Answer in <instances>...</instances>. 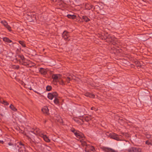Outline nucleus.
Returning a JSON list of instances; mask_svg holds the SVG:
<instances>
[{
	"instance_id": "cd10ccee",
	"label": "nucleus",
	"mask_w": 152,
	"mask_h": 152,
	"mask_svg": "<svg viewBox=\"0 0 152 152\" xmlns=\"http://www.w3.org/2000/svg\"><path fill=\"white\" fill-rule=\"evenodd\" d=\"M91 150L92 151H93L94 150V147H93V146H91Z\"/></svg>"
},
{
	"instance_id": "f3484780",
	"label": "nucleus",
	"mask_w": 152,
	"mask_h": 152,
	"mask_svg": "<svg viewBox=\"0 0 152 152\" xmlns=\"http://www.w3.org/2000/svg\"><path fill=\"white\" fill-rule=\"evenodd\" d=\"M83 19L86 22H88L90 20V19L86 16H83Z\"/></svg>"
},
{
	"instance_id": "e433bc0d",
	"label": "nucleus",
	"mask_w": 152,
	"mask_h": 152,
	"mask_svg": "<svg viewBox=\"0 0 152 152\" xmlns=\"http://www.w3.org/2000/svg\"><path fill=\"white\" fill-rule=\"evenodd\" d=\"M151 142H152V140H151Z\"/></svg>"
},
{
	"instance_id": "20e7f679",
	"label": "nucleus",
	"mask_w": 152,
	"mask_h": 152,
	"mask_svg": "<svg viewBox=\"0 0 152 152\" xmlns=\"http://www.w3.org/2000/svg\"><path fill=\"white\" fill-rule=\"evenodd\" d=\"M109 136L110 138L118 141L121 140L119 137V136L115 133H111L110 134Z\"/></svg>"
},
{
	"instance_id": "4be33fe9",
	"label": "nucleus",
	"mask_w": 152,
	"mask_h": 152,
	"mask_svg": "<svg viewBox=\"0 0 152 152\" xmlns=\"http://www.w3.org/2000/svg\"><path fill=\"white\" fill-rule=\"evenodd\" d=\"M51 89V87L50 86H48L46 87V90L48 91H50Z\"/></svg>"
},
{
	"instance_id": "c9c22d12",
	"label": "nucleus",
	"mask_w": 152,
	"mask_h": 152,
	"mask_svg": "<svg viewBox=\"0 0 152 152\" xmlns=\"http://www.w3.org/2000/svg\"><path fill=\"white\" fill-rule=\"evenodd\" d=\"M47 148H50L49 147H47Z\"/></svg>"
},
{
	"instance_id": "423d86ee",
	"label": "nucleus",
	"mask_w": 152,
	"mask_h": 152,
	"mask_svg": "<svg viewBox=\"0 0 152 152\" xmlns=\"http://www.w3.org/2000/svg\"><path fill=\"white\" fill-rule=\"evenodd\" d=\"M72 131L74 133L75 135L77 137L80 139L81 138H83L84 137V135L83 134L80 132L78 131L75 132V130H73Z\"/></svg>"
},
{
	"instance_id": "2f4dec72",
	"label": "nucleus",
	"mask_w": 152,
	"mask_h": 152,
	"mask_svg": "<svg viewBox=\"0 0 152 152\" xmlns=\"http://www.w3.org/2000/svg\"><path fill=\"white\" fill-rule=\"evenodd\" d=\"M29 138H32V137L31 136V137H30L29 136Z\"/></svg>"
},
{
	"instance_id": "6e6552de",
	"label": "nucleus",
	"mask_w": 152,
	"mask_h": 152,
	"mask_svg": "<svg viewBox=\"0 0 152 152\" xmlns=\"http://www.w3.org/2000/svg\"><path fill=\"white\" fill-rule=\"evenodd\" d=\"M1 23L9 31H11V27L5 21H1Z\"/></svg>"
},
{
	"instance_id": "9b49d317",
	"label": "nucleus",
	"mask_w": 152,
	"mask_h": 152,
	"mask_svg": "<svg viewBox=\"0 0 152 152\" xmlns=\"http://www.w3.org/2000/svg\"><path fill=\"white\" fill-rule=\"evenodd\" d=\"M42 112L48 114L49 112V110L47 107L45 106L42 109Z\"/></svg>"
},
{
	"instance_id": "a211bd4d",
	"label": "nucleus",
	"mask_w": 152,
	"mask_h": 152,
	"mask_svg": "<svg viewBox=\"0 0 152 152\" xmlns=\"http://www.w3.org/2000/svg\"><path fill=\"white\" fill-rule=\"evenodd\" d=\"M19 43L23 47H26L25 44L23 41H19Z\"/></svg>"
},
{
	"instance_id": "b1692460",
	"label": "nucleus",
	"mask_w": 152,
	"mask_h": 152,
	"mask_svg": "<svg viewBox=\"0 0 152 152\" xmlns=\"http://www.w3.org/2000/svg\"><path fill=\"white\" fill-rule=\"evenodd\" d=\"M73 120L77 122H78L79 121V119L77 118H74Z\"/></svg>"
},
{
	"instance_id": "72a5a7b5",
	"label": "nucleus",
	"mask_w": 152,
	"mask_h": 152,
	"mask_svg": "<svg viewBox=\"0 0 152 152\" xmlns=\"http://www.w3.org/2000/svg\"><path fill=\"white\" fill-rule=\"evenodd\" d=\"M9 145H11V144H10V143H9Z\"/></svg>"
},
{
	"instance_id": "393cba45",
	"label": "nucleus",
	"mask_w": 152,
	"mask_h": 152,
	"mask_svg": "<svg viewBox=\"0 0 152 152\" xmlns=\"http://www.w3.org/2000/svg\"><path fill=\"white\" fill-rule=\"evenodd\" d=\"M145 143L147 145H151V143L149 140H147L146 141Z\"/></svg>"
},
{
	"instance_id": "a878e982",
	"label": "nucleus",
	"mask_w": 152,
	"mask_h": 152,
	"mask_svg": "<svg viewBox=\"0 0 152 152\" xmlns=\"http://www.w3.org/2000/svg\"><path fill=\"white\" fill-rule=\"evenodd\" d=\"M20 57L21 58V59L22 60V61H23V60H24V57H23V56H20Z\"/></svg>"
},
{
	"instance_id": "c756f323",
	"label": "nucleus",
	"mask_w": 152,
	"mask_h": 152,
	"mask_svg": "<svg viewBox=\"0 0 152 152\" xmlns=\"http://www.w3.org/2000/svg\"><path fill=\"white\" fill-rule=\"evenodd\" d=\"M85 120L86 121H88L89 120V119H88V117H86L85 118Z\"/></svg>"
},
{
	"instance_id": "4468645a",
	"label": "nucleus",
	"mask_w": 152,
	"mask_h": 152,
	"mask_svg": "<svg viewBox=\"0 0 152 152\" xmlns=\"http://www.w3.org/2000/svg\"><path fill=\"white\" fill-rule=\"evenodd\" d=\"M128 151L129 152H135V147H131L129 148Z\"/></svg>"
},
{
	"instance_id": "bb28decb",
	"label": "nucleus",
	"mask_w": 152,
	"mask_h": 152,
	"mask_svg": "<svg viewBox=\"0 0 152 152\" xmlns=\"http://www.w3.org/2000/svg\"><path fill=\"white\" fill-rule=\"evenodd\" d=\"M80 140L81 142H82V144H83V145H86V143L84 141L83 142L82 140Z\"/></svg>"
},
{
	"instance_id": "f704fd0d",
	"label": "nucleus",
	"mask_w": 152,
	"mask_h": 152,
	"mask_svg": "<svg viewBox=\"0 0 152 152\" xmlns=\"http://www.w3.org/2000/svg\"><path fill=\"white\" fill-rule=\"evenodd\" d=\"M16 68H17V69L18 68V66L17 67H16Z\"/></svg>"
},
{
	"instance_id": "39448f33",
	"label": "nucleus",
	"mask_w": 152,
	"mask_h": 152,
	"mask_svg": "<svg viewBox=\"0 0 152 152\" xmlns=\"http://www.w3.org/2000/svg\"><path fill=\"white\" fill-rule=\"evenodd\" d=\"M58 94L56 92L53 93H49L48 94V98L52 100L53 98H56L58 96Z\"/></svg>"
},
{
	"instance_id": "2eb2a0df",
	"label": "nucleus",
	"mask_w": 152,
	"mask_h": 152,
	"mask_svg": "<svg viewBox=\"0 0 152 152\" xmlns=\"http://www.w3.org/2000/svg\"><path fill=\"white\" fill-rule=\"evenodd\" d=\"M67 17L68 18L74 19L76 18V16L74 15H68Z\"/></svg>"
},
{
	"instance_id": "7c9ffc66",
	"label": "nucleus",
	"mask_w": 152,
	"mask_h": 152,
	"mask_svg": "<svg viewBox=\"0 0 152 152\" xmlns=\"http://www.w3.org/2000/svg\"><path fill=\"white\" fill-rule=\"evenodd\" d=\"M0 143H1L2 144H3V141H2V140H0Z\"/></svg>"
},
{
	"instance_id": "412c9836",
	"label": "nucleus",
	"mask_w": 152,
	"mask_h": 152,
	"mask_svg": "<svg viewBox=\"0 0 152 152\" xmlns=\"http://www.w3.org/2000/svg\"><path fill=\"white\" fill-rule=\"evenodd\" d=\"M54 103L56 104H57L58 103V100L56 98H55L54 100Z\"/></svg>"
},
{
	"instance_id": "c85d7f7f",
	"label": "nucleus",
	"mask_w": 152,
	"mask_h": 152,
	"mask_svg": "<svg viewBox=\"0 0 152 152\" xmlns=\"http://www.w3.org/2000/svg\"><path fill=\"white\" fill-rule=\"evenodd\" d=\"M3 99H2V98H0V103H2V101H3Z\"/></svg>"
},
{
	"instance_id": "f03ea898",
	"label": "nucleus",
	"mask_w": 152,
	"mask_h": 152,
	"mask_svg": "<svg viewBox=\"0 0 152 152\" xmlns=\"http://www.w3.org/2000/svg\"><path fill=\"white\" fill-rule=\"evenodd\" d=\"M62 76L60 74H53L52 75V78L53 79V82L54 84H56L57 82L62 85H65V83L63 80L61 79Z\"/></svg>"
},
{
	"instance_id": "aec40b11",
	"label": "nucleus",
	"mask_w": 152,
	"mask_h": 152,
	"mask_svg": "<svg viewBox=\"0 0 152 152\" xmlns=\"http://www.w3.org/2000/svg\"><path fill=\"white\" fill-rule=\"evenodd\" d=\"M2 103L6 105H8L9 104L7 102L4 100H3Z\"/></svg>"
},
{
	"instance_id": "9d476101",
	"label": "nucleus",
	"mask_w": 152,
	"mask_h": 152,
	"mask_svg": "<svg viewBox=\"0 0 152 152\" xmlns=\"http://www.w3.org/2000/svg\"><path fill=\"white\" fill-rule=\"evenodd\" d=\"M39 71L42 74L45 75L47 74L48 69H47L41 68L39 69Z\"/></svg>"
},
{
	"instance_id": "f257e3e1",
	"label": "nucleus",
	"mask_w": 152,
	"mask_h": 152,
	"mask_svg": "<svg viewBox=\"0 0 152 152\" xmlns=\"http://www.w3.org/2000/svg\"><path fill=\"white\" fill-rule=\"evenodd\" d=\"M30 134L31 135L32 134L39 136L41 137H42L43 140L46 142H49L50 140L49 138L45 135H44L42 132H40V130L38 128H36L35 129H33L30 131Z\"/></svg>"
},
{
	"instance_id": "7ed1b4c3",
	"label": "nucleus",
	"mask_w": 152,
	"mask_h": 152,
	"mask_svg": "<svg viewBox=\"0 0 152 152\" xmlns=\"http://www.w3.org/2000/svg\"><path fill=\"white\" fill-rule=\"evenodd\" d=\"M16 148L18 150L19 152H25V148L24 145L21 143H19V145L17 146Z\"/></svg>"
},
{
	"instance_id": "1a4fd4ad",
	"label": "nucleus",
	"mask_w": 152,
	"mask_h": 152,
	"mask_svg": "<svg viewBox=\"0 0 152 152\" xmlns=\"http://www.w3.org/2000/svg\"><path fill=\"white\" fill-rule=\"evenodd\" d=\"M102 149L106 152H117L115 151L110 148L103 147L102 148Z\"/></svg>"
},
{
	"instance_id": "0eeeda50",
	"label": "nucleus",
	"mask_w": 152,
	"mask_h": 152,
	"mask_svg": "<svg viewBox=\"0 0 152 152\" xmlns=\"http://www.w3.org/2000/svg\"><path fill=\"white\" fill-rule=\"evenodd\" d=\"M62 37L66 41H68L69 40V39L68 38L69 36L68 33L67 31H64L63 32L62 34Z\"/></svg>"
},
{
	"instance_id": "6ab92c4d",
	"label": "nucleus",
	"mask_w": 152,
	"mask_h": 152,
	"mask_svg": "<svg viewBox=\"0 0 152 152\" xmlns=\"http://www.w3.org/2000/svg\"><path fill=\"white\" fill-rule=\"evenodd\" d=\"M141 152V148H136L135 147V152Z\"/></svg>"
},
{
	"instance_id": "473e14b6",
	"label": "nucleus",
	"mask_w": 152,
	"mask_h": 152,
	"mask_svg": "<svg viewBox=\"0 0 152 152\" xmlns=\"http://www.w3.org/2000/svg\"><path fill=\"white\" fill-rule=\"evenodd\" d=\"M93 107H91V110H93Z\"/></svg>"
},
{
	"instance_id": "ddd939ff",
	"label": "nucleus",
	"mask_w": 152,
	"mask_h": 152,
	"mask_svg": "<svg viewBox=\"0 0 152 152\" xmlns=\"http://www.w3.org/2000/svg\"><path fill=\"white\" fill-rule=\"evenodd\" d=\"M10 108L11 110L14 112H16L17 110V109L12 104H11L10 106Z\"/></svg>"
},
{
	"instance_id": "f8f14e48",
	"label": "nucleus",
	"mask_w": 152,
	"mask_h": 152,
	"mask_svg": "<svg viewBox=\"0 0 152 152\" xmlns=\"http://www.w3.org/2000/svg\"><path fill=\"white\" fill-rule=\"evenodd\" d=\"M85 95V96L87 97H89L91 98H94L95 97V96L94 94H90L89 93H86Z\"/></svg>"
},
{
	"instance_id": "dca6fc26",
	"label": "nucleus",
	"mask_w": 152,
	"mask_h": 152,
	"mask_svg": "<svg viewBox=\"0 0 152 152\" xmlns=\"http://www.w3.org/2000/svg\"><path fill=\"white\" fill-rule=\"evenodd\" d=\"M3 40L4 41L7 42H11L12 41L9 39L7 37H4L3 38Z\"/></svg>"
},
{
	"instance_id": "5701e85b",
	"label": "nucleus",
	"mask_w": 152,
	"mask_h": 152,
	"mask_svg": "<svg viewBox=\"0 0 152 152\" xmlns=\"http://www.w3.org/2000/svg\"><path fill=\"white\" fill-rule=\"evenodd\" d=\"M70 80L71 78L69 77H67L66 78V81L67 82L69 83Z\"/></svg>"
}]
</instances>
